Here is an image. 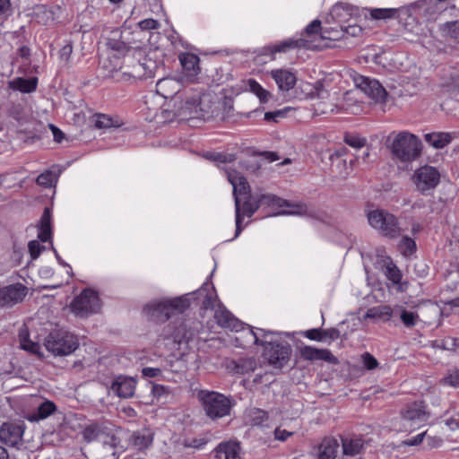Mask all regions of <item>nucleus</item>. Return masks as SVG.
<instances>
[{
  "label": "nucleus",
  "instance_id": "nucleus-1",
  "mask_svg": "<svg viewBox=\"0 0 459 459\" xmlns=\"http://www.w3.org/2000/svg\"><path fill=\"white\" fill-rule=\"evenodd\" d=\"M321 22L314 20L305 29V33L298 39H287L274 45H271L263 48V54L270 55L272 59L275 58L276 53H285L290 49L296 48H304L307 49H317L321 48L320 39H325V31L320 32Z\"/></svg>",
  "mask_w": 459,
  "mask_h": 459
},
{
  "label": "nucleus",
  "instance_id": "nucleus-2",
  "mask_svg": "<svg viewBox=\"0 0 459 459\" xmlns=\"http://www.w3.org/2000/svg\"><path fill=\"white\" fill-rule=\"evenodd\" d=\"M388 147L392 154L403 162H411L418 159L421 153V142L414 134L402 131L391 134L388 138Z\"/></svg>",
  "mask_w": 459,
  "mask_h": 459
},
{
  "label": "nucleus",
  "instance_id": "nucleus-3",
  "mask_svg": "<svg viewBox=\"0 0 459 459\" xmlns=\"http://www.w3.org/2000/svg\"><path fill=\"white\" fill-rule=\"evenodd\" d=\"M190 305L188 295L175 299L153 300L144 307L146 314L152 319L166 321L175 314L183 313Z\"/></svg>",
  "mask_w": 459,
  "mask_h": 459
},
{
  "label": "nucleus",
  "instance_id": "nucleus-4",
  "mask_svg": "<svg viewBox=\"0 0 459 459\" xmlns=\"http://www.w3.org/2000/svg\"><path fill=\"white\" fill-rule=\"evenodd\" d=\"M205 414L212 420L220 419L230 415L234 402L230 396L221 393L208 390H201L197 394Z\"/></svg>",
  "mask_w": 459,
  "mask_h": 459
},
{
  "label": "nucleus",
  "instance_id": "nucleus-5",
  "mask_svg": "<svg viewBox=\"0 0 459 459\" xmlns=\"http://www.w3.org/2000/svg\"><path fill=\"white\" fill-rule=\"evenodd\" d=\"M368 224L380 235L396 238L402 234L397 218L387 211L376 209L367 213Z\"/></svg>",
  "mask_w": 459,
  "mask_h": 459
},
{
  "label": "nucleus",
  "instance_id": "nucleus-6",
  "mask_svg": "<svg viewBox=\"0 0 459 459\" xmlns=\"http://www.w3.org/2000/svg\"><path fill=\"white\" fill-rule=\"evenodd\" d=\"M75 335L64 329L51 332L45 340V347L55 356H66L74 352L78 347Z\"/></svg>",
  "mask_w": 459,
  "mask_h": 459
},
{
  "label": "nucleus",
  "instance_id": "nucleus-7",
  "mask_svg": "<svg viewBox=\"0 0 459 459\" xmlns=\"http://www.w3.org/2000/svg\"><path fill=\"white\" fill-rule=\"evenodd\" d=\"M429 413L422 403H413L407 405L401 412L399 430L412 431L425 424L429 420Z\"/></svg>",
  "mask_w": 459,
  "mask_h": 459
},
{
  "label": "nucleus",
  "instance_id": "nucleus-8",
  "mask_svg": "<svg viewBox=\"0 0 459 459\" xmlns=\"http://www.w3.org/2000/svg\"><path fill=\"white\" fill-rule=\"evenodd\" d=\"M228 180L233 187V195L235 199V209H236V232L235 238H237L242 229L240 222L242 216L240 213V200L249 196V185L247 179L241 176L238 172L231 169H226Z\"/></svg>",
  "mask_w": 459,
  "mask_h": 459
},
{
  "label": "nucleus",
  "instance_id": "nucleus-9",
  "mask_svg": "<svg viewBox=\"0 0 459 459\" xmlns=\"http://www.w3.org/2000/svg\"><path fill=\"white\" fill-rule=\"evenodd\" d=\"M261 207H267L272 210L287 207V211L273 212V216L277 215H304L307 212V207L304 204H290L285 199H282L273 194H261L258 195Z\"/></svg>",
  "mask_w": 459,
  "mask_h": 459
},
{
  "label": "nucleus",
  "instance_id": "nucleus-10",
  "mask_svg": "<svg viewBox=\"0 0 459 459\" xmlns=\"http://www.w3.org/2000/svg\"><path fill=\"white\" fill-rule=\"evenodd\" d=\"M101 308L98 293L92 290H84L71 304L72 312L79 317H87L97 314Z\"/></svg>",
  "mask_w": 459,
  "mask_h": 459
},
{
  "label": "nucleus",
  "instance_id": "nucleus-11",
  "mask_svg": "<svg viewBox=\"0 0 459 459\" xmlns=\"http://www.w3.org/2000/svg\"><path fill=\"white\" fill-rule=\"evenodd\" d=\"M411 179L417 190L425 194L439 184L440 174L436 168L425 165L414 171Z\"/></svg>",
  "mask_w": 459,
  "mask_h": 459
},
{
  "label": "nucleus",
  "instance_id": "nucleus-12",
  "mask_svg": "<svg viewBox=\"0 0 459 459\" xmlns=\"http://www.w3.org/2000/svg\"><path fill=\"white\" fill-rule=\"evenodd\" d=\"M182 119L201 118L206 119L210 113L204 107V100L199 95L187 98L178 111Z\"/></svg>",
  "mask_w": 459,
  "mask_h": 459
},
{
  "label": "nucleus",
  "instance_id": "nucleus-13",
  "mask_svg": "<svg viewBox=\"0 0 459 459\" xmlns=\"http://www.w3.org/2000/svg\"><path fill=\"white\" fill-rule=\"evenodd\" d=\"M356 87L364 92L376 103H382L385 100L386 91L378 81L366 76H358L355 78Z\"/></svg>",
  "mask_w": 459,
  "mask_h": 459
},
{
  "label": "nucleus",
  "instance_id": "nucleus-14",
  "mask_svg": "<svg viewBox=\"0 0 459 459\" xmlns=\"http://www.w3.org/2000/svg\"><path fill=\"white\" fill-rule=\"evenodd\" d=\"M27 290L22 284H13L0 289V306H13L21 302L26 296Z\"/></svg>",
  "mask_w": 459,
  "mask_h": 459
},
{
  "label": "nucleus",
  "instance_id": "nucleus-15",
  "mask_svg": "<svg viewBox=\"0 0 459 459\" xmlns=\"http://www.w3.org/2000/svg\"><path fill=\"white\" fill-rule=\"evenodd\" d=\"M268 74L273 79L279 90L282 91H289L297 82V74L291 69H273Z\"/></svg>",
  "mask_w": 459,
  "mask_h": 459
},
{
  "label": "nucleus",
  "instance_id": "nucleus-16",
  "mask_svg": "<svg viewBox=\"0 0 459 459\" xmlns=\"http://www.w3.org/2000/svg\"><path fill=\"white\" fill-rule=\"evenodd\" d=\"M22 435L23 428L21 425L4 423L0 428V440L7 446H18Z\"/></svg>",
  "mask_w": 459,
  "mask_h": 459
},
{
  "label": "nucleus",
  "instance_id": "nucleus-17",
  "mask_svg": "<svg viewBox=\"0 0 459 459\" xmlns=\"http://www.w3.org/2000/svg\"><path fill=\"white\" fill-rule=\"evenodd\" d=\"M136 383L132 377H117L111 385L112 392L121 398L132 397L134 394Z\"/></svg>",
  "mask_w": 459,
  "mask_h": 459
},
{
  "label": "nucleus",
  "instance_id": "nucleus-18",
  "mask_svg": "<svg viewBox=\"0 0 459 459\" xmlns=\"http://www.w3.org/2000/svg\"><path fill=\"white\" fill-rule=\"evenodd\" d=\"M240 450L238 442H223L214 449L212 459H241Z\"/></svg>",
  "mask_w": 459,
  "mask_h": 459
},
{
  "label": "nucleus",
  "instance_id": "nucleus-19",
  "mask_svg": "<svg viewBox=\"0 0 459 459\" xmlns=\"http://www.w3.org/2000/svg\"><path fill=\"white\" fill-rule=\"evenodd\" d=\"M159 68L156 61L144 59L143 62L134 64L132 70L128 73L130 76L136 79L154 77Z\"/></svg>",
  "mask_w": 459,
  "mask_h": 459
},
{
  "label": "nucleus",
  "instance_id": "nucleus-20",
  "mask_svg": "<svg viewBox=\"0 0 459 459\" xmlns=\"http://www.w3.org/2000/svg\"><path fill=\"white\" fill-rule=\"evenodd\" d=\"M124 436H126V432L123 429L107 426L100 443H101L104 447L108 446L110 448H119L123 450L125 446L121 444V439Z\"/></svg>",
  "mask_w": 459,
  "mask_h": 459
},
{
  "label": "nucleus",
  "instance_id": "nucleus-21",
  "mask_svg": "<svg viewBox=\"0 0 459 459\" xmlns=\"http://www.w3.org/2000/svg\"><path fill=\"white\" fill-rule=\"evenodd\" d=\"M179 61L183 67L184 74L188 81H194L199 74V57L191 53H182L179 55Z\"/></svg>",
  "mask_w": 459,
  "mask_h": 459
},
{
  "label": "nucleus",
  "instance_id": "nucleus-22",
  "mask_svg": "<svg viewBox=\"0 0 459 459\" xmlns=\"http://www.w3.org/2000/svg\"><path fill=\"white\" fill-rule=\"evenodd\" d=\"M299 351L300 357L306 360H324L331 362L334 359V357L331 351L326 349H317L312 346L305 345L300 347Z\"/></svg>",
  "mask_w": 459,
  "mask_h": 459
},
{
  "label": "nucleus",
  "instance_id": "nucleus-23",
  "mask_svg": "<svg viewBox=\"0 0 459 459\" xmlns=\"http://www.w3.org/2000/svg\"><path fill=\"white\" fill-rule=\"evenodd\" d=\"M61 13L59 6L48 7L44 4L37 5L34 8V16L39 22L48 24L55 22Z\"/></svg>",
  "mask_w": 459,
  "mask_h": 459
},
{
  "label": "nucleus",
  "instance_id": "nucleus-24",
  "mask_svg": "<svg viewBox=\"0 0 459 459\" xmlns=\"http://www.w3.org/2000/svg\"><path fill=\"white\" fill-rule=\"evenodd\" d=\"M9 87L22 93H30L36 91L38 86L37 77H16L8 82Z\"/></svg>",
  "mask_w": 459,
  "mask_h": 459
},
{
  "label": "nucleus",
  "instance_id": "nucleus-25",
  "mask_svg": "<svg viewBox=\"0 0 459 459\" xmlns=\"http://www.w3.org/2000/svg\"><path fill=\"white\" fill-rule=\"evenodd\" d=\"M215 320L222 327L238 330L240 322L226 308L219 307L215 311Z\"/></svg>",
  "mask_w": 459,
  "mask_h": 459
},
{
  "label": "nucleus",
  "instance_id": "nucleus-26",
  "mask_svg": "<svg viewBox=\"0 0 459 459\" xmlns=\"http://www.w3.org/2000/svg\"><path fill=\"white\" fill-rule=\"evenodd\" d=\"M339 448V444L334 438H325L318 447V459H334Z\"/></svg>",
  "mask_w": 459,
  "mask_h": 459
},
{
  "label": "nucleus",
  "instance_id": "nucleus-27",
  "mask_svg": "<svg viewBox=\"0 0 459 459\" xmlns=\"http://www.w3.org/2000/svg\"><path fill=\"white\" fill-rule=\"evenodd\" d=\"M290 349L286 346H276L272 349V353L268 355L269 362L276 368H282L289 360Z\"/></svg>",
  "mask_w": 459,
  "mask_h": 459
},
{
  "label": "nucleus",
  "instance_id": "nucleus-28",
  "mask_svg": "<svg viewBox=\"0 0 459 459\" xmlns=\"http://www.w3.org/2000/svg\"><path fill=\"white\" fill-rule=\"evenodd\" d=\"M130 443L136 449L147 448L152 442V434L148 429H142L132 433L129 437Z\"/></svg>",
  "mask_w": 459,
  "mask_h": 459
},
{
  "label": "nucleus",
  "instance_id": "nucleus-29",
  "mask_svg": "<svg viewBox=\"0 0 459 459\" xmlns=\"http://www.w3.org/2000/svg\"><path fill=\"white\" fill-rule=\"evenodd\" d=\"M51 211L46 207L40 219L38 238L40 241L47 242L51 240Z\"/></svg>",
  "mask_w": 459,
  "mask_h": 459
},
{
  "label": "nucleus",
  "instance_id": "nucleus-30",
  "mask_svg": "<svg viewBox=\"0 0 459 459\" xmlns=\"http://www.w3.org/2000/svg\"><path fill=\"white\" fill-rule=\"evenodd\" d=\"M196 329L190 325L189 321H184L181 325L177 327L173 333L172 338L175 342L181 343L183 342H187L195 334Z\"/></svg>",
  "mask_w": 459,
  "mask_h": 459
},
{
  "label": "nucleus",
  "instance_id": "nucleus-31",
  "mask_svg": "<svg viewBox=\"0 0 459 459\" xmlns=\"http://www.w3.org/2000/svg\"><path fill=\"white\" fill-rule=\"evenodd\" d=\"M303 91L306 92L307 98L311 100H326L329 97V92L321 81H317L314 84H304Z\"/></svg>",
  "mask_w": 459,
  "mask_h": 459
},
{
  "label": "nucleus",
  "instance_id": "nucleus-32",
  "mask_svg": "<svg viewBox=\"0 0 459 459\" xmlns=\"http://www.w3.org/2000/svg\"><path fill=\"white\" fill-rule=\"evenodd\" d=\"M394 316H398L403 325L407 328L414 327L420 320L416 312L408 310L402 306L394 307Z\"/></svg>",
  "mask_w": 459,
  "mask_h": 459
},
{
  "label": "nucleus",
  "instance_id": "nucleus-33",
  "mask_svg": "<svg viewBox=\"0 0 459 459\" xmlns=\"http://www.w3.org/2000/svg\"><path fill=\"white\" fill-rule=\"evenodd\" d=\"M107 46L117 55H125L129 50L127 45L121 40V31L119 30L111 32V37L108 39Z\"/></svg>",
  "mask_w": 459,
  "mask_h": 459
},
{
  "label": "nucleus",
  "instance_id": "nucleus-34",
  "mask_svg": "<svg viewBox=\"0 0 459 459\" xmlns=\"http://www.w3.org/2000/svg\"><path fill=\"white\" fill-rule=\"evenodd\" d=\"M425 140L434 148L442 149L451 142L452 136L448 133H431L425 135Z\"/></svg>",
  "mask_w": 459,
  "mask_h": 459
},
{
  "label": "nucleus",
  "instance_id": "nucleus-35",
  "mask_svg": "<svg viewBox=\"0 0 459 459\" xmlns=\"http://www.w3.org/2000/svg\"><path fill=\"white\" fill-rule=\"evenodd\" d=\"M198 296H204L203 307L206 309L213 308L217 300L214 288L210 286L208 282H204L203 286L196 291Z\"/></svg>",
  "mask_w": 459,
  "mask_h": 459
},
{
  "label": "nucleus",
  "instance_id": "nucleus-36",
  "mask_svg": "<svg viewBox=\"0 0 459 459\" xmlns=\"http://www.w3.org/2000/svg\"><path fill=\"white\" fill-rule=\"evenodd\" d=\"M394 314V307H391L390 306H380L368 309L365 317L389 321Z\"/></svg>",
  "mask_w": 459,
  "mask_h": 459
},
{
  "label": "nucleus",
  "instance_id": "nucleus-37",
  "mask_svg": "<svg viewBox=\"0 0 459 459\" xmlns=\"http://www.w3.org/2000/svg\"><path fill=\"white\" fill-rule=\"evenodd\" d=\"M363 441L358 437H347L342 439L343 454L346 455H356L361 452Z\"/></svg>",
  "mask_w": 459,
  "mask_h": 459
},
{
  "label": "nucleus",
  "instance_id": "nucleus-38",
  "mask_svg": "<svg viewBox=\"0 0 459 459\" xmlns=\"http://www.w3.org/2000/svg\"><path fill=\"white\" fill-rule=\"evenodd\" d=\"M384 273L394 284H398L402 280L401 271L390 258L385 260Z\"/></svg>",
  "mask_w": 459,
  "mask_h": 459
},
{
  "label": "nucleus",
  "instance_id": "nucleus-39",
  "mask_svg": "<svg viewBox=\"0 0 459 459\" xmlns=\"http://www.w3.org/2000/svg\"><path fill=\"white\" fill-rule=\"evenodd\" d=\"M247 86L251 92L255 94L259 99L260 102L266 103L272 97V94L267 90L264 89L260 83H258L254 79H249L247 81Z\"/></svg>",
  "mask_w": 459,
  "mask_h": 459
},
{
  "label": "nucleus",
  "instance_id": "nucleus-40",
  "mask_svg": "<svg viewBox=\"0 0 459 459\" xmlns=\"http://www.w3.org/2000/svg\"><path fill=\"white\" fill-rule=\"evenodd\" d=\"M107 426L90 425L83 429L82 436L87 442L100 441L101 436Z\"/></svg>",
  "mask_w": 459,
  "mask_h": 459
},
{
  "label": "nucleus",
  "instance_id": "nucleus-41",
  "mask_svg": "<svg viewBox=\"0 0 459 459\" xmlns=\"http://www.w3.org/2000/svg\"><path fill=\"white\" fill-rule=\"evenodd\" d=\"M178 82L170 78L160 79L157 82L156 88L157 91L164 98H168L175 91V86Z\"/></svg>",
  "mask_w": 459,
  "mask_h": 459
},
{
  "label": "nucleus",
  "instance_id": "nucleus-42",
  "mask_svg": "<svg viewBox=\"0 0 459 459\" xmlns=\"http://www.w3.org/2000/svg\"><path fill=\"white\" fill-rule=\"evenodd\" d=\"M55 410L56 405L54 404V403L50 401H46L39 406L37 412L30 417V420H39L46 419L50 414H52L55 411Z\"/></svg>",
  "mask_w": 459,
  "mask_h": 459
},
{
  "label": "nucleus",
  "instance_id": "nucleus-43",
  "mask_svg": "<svg viewBox=\"0 0 459 459\" xmlns=\"http://www.w3.org/2000/svg\"><path fill=\"white\" fill-rule=\"evenodd\" d=\"M21 347L31 353H38L40 346L38 342H34L29 339V333L26 329H22L19 333Z\"/></svg>",
  "mask_w": 459,
  "mask_h": 459
},
{
  "label": "nucleus",
  "instance_id": "nucleus-44",
  "mask_svg": "<svg viewBox=\"0 0 459 459\" xmlns=\"http://www.w3.org/2000/svg\"><path fill=\"white\" fill-rule=\"evenodd\" d=\"M151 394L152 395V403H160L169 396L170 390L168 386L162 385H152Z\"/></svg>",
  "mask_w": 459,
  "mask_h": 459
},
{
  "label": "nucleus",
  "instance_id": "nucleus-45",
  "mask_svg": "<svg viewBox=\"0 0 459 459\" xmlns=\"http://www.w3.org/2000/svg\"><path fill=\"white\" fill-rule=\"evenodd\" d=\"M250 335L253 336L254 342L255 344L258 345H265V344H272L273 339H267L269 335L273 334V332H268L261 328H257L256 332H254L253 330L249 331Z\"/></svg>",
  "mask_w": 459,
  "mask_h": 459
},
{
  "label": "nucleus",
  "instance_id": "nucleus-46",
  "mask_svg": "<svg viewBox=\"0 0 459 459\" xmlns=\"http://www.w3.org/2000/svg\"><path fill=\"white\" fill-rule=\"evenodd\" d=\"M250 422L253 425H262L268 420L267 412L264 410L253 408L248 412Z\"/></svg>",
  "mask_w": 459,
  "mask_h": 459
},
{
  "label": "nucleus",
  "instance_id": "nucleus-47",
  "mask_svg": "<svg viewBox=\"0 0 459 459\" xmlns=\"http://www.w3.org/2000/svg\"><path fill=\"white\" fill-rule=\"evenodd\" d=\"M398 247L403 255H411L416 248L415 241L409 237H403L399 242Z\"/></svg>",
  "mask_w": 459,
  "mask_h": 459
},
{
  "label": "nucleus",
  "instance_id": "nucleus-48",
  "mask_svg": "<svg viewBox=\"0 0 459 459\" xmlns=\"http://www.w3.org/2000/svg\"><path fill=\"white\" fill-rule=\"evenodd\" d=\"M260 207H261L260 201L258 198V195H256L253 198H249L248 200L244 202L243 207H242L243 213L245 215L250 217Z\"/></svg>",
  "mask_w": 459,
  "mask_h": 459
},
{
  "label": "nucleus",
  "instance_id": "nucleus-49",
  "mask_svg": "<svg viewBox=\"0 0 459 459\" xmlns=\"http://www.w3.org/2000/svg\"><path fill=\"white\" fill-rule=\"evenodd\" d=\"M56 181V176L50 170L41 173L36 179L38 185L50 187Z\"/></svg>",
  "mask_w": 459,
  "mask_h": 459
},
{
  "label": "nucleus",
  "instance_id": "nucleus-50",
  "mask_svg": "<svg viewBox=\"0 0 459 459\" xmlns=\"http://www.w3.org/2000/svg\"><path fill=\"white\" fill-rule=\"evenodd\" d=\"M396 12L394 8H376L370 10V15L375 20H385L391 18Z\"/></svg>",
  "mask_w": 459,
  "mask_h": 459
},
{
  "label": "nucleus",
  "instance_id": "nucleus-51",
  "mask_svg": "<svg viewBox=\"0 0 459 459\" xmlns=\"http://www.w3.org/2000/svg\"><path fill=\"white\" fill-rule=\"evenodd\" d=\"M164 371H167V368L161 369L160 368L146 367L142 369V374L145 377L168 379L169 377L163 375Z\"/></svg>",
  "mask_w": 459,
  "mask_h": 459
},
{
  "label": "nucleus",
  "instance_id": "nucleus-52",
  "mask_svg": "<svg viewBox=\"0 0 459 459\" xmlns=\"http://www.w3.org/2000/svg\"><path fill=\"white\" fill-rule=\"evenodd\" d=\"M441 30L446 35L452 38H457L459 34V22H447L441 25Z\"/></svg>",
  "mask_w": 459,
  "mask_h": 459
},
{
  "label": "nucleus",
  "instance_id": "nucleus-53",
  "mask_svg": "<svg viewBox=\"0 0 459 459\" xmlns=\"http://www.w3.org/2000/svg\"><path fill=\"white\" fill-rule=\"evenodd\" d=\"M94 126L96 128H109L113 126L112 119L107 115L99 114L95 117Z\"/></svg>",
  "mask_w": 459,
  "mask_h": 459
},
{
  "label": "nucleus",
  "instance_id": "nucleus-54",
  "mask_svg": "<svg viewBox=\"0 0 459 459\" xmlns=\"http://www.w3.org/2000/svg\"><path fill=\"white\" fill-rule=\"evenodd\" d=\"M445 424L451 429H459V411H453L444 420Z\"/></svg>",
  "mask_w": 459,
  "mask_h": 459
},
{
  "label": "nucleus",
  "instance_id": "nucleus-55",
  "mask_svg": "<svg viewBox=\"0 0 459 459\" xmlns=\"http://www.w3.org/2000/svg\"><path fill=\"white\" fill-rule=\"evenodd\" d=\"M29 252L32 259H37L45 248L38 240H31L28 244Z\"/></svg>",
  "mask_w": 459,
  "mask_h": 459
},
{
  "label": "nucleus",
  "instance_id": "nucleus-56",
  "mask_svg": "<svg viewBox=\"0 0 459 459\" xmlns=\"http://www.w3.org/2000/svg\"><path fill=\"white\" fill-rule=\"evenodd\" d=\"M327 332L320 331L319 329L314 328L307 330L304 333V336L312 341L322 342L325 340V334Z\"/></svg>",
  "mask_w": 459,
  "mask_h": 459
},
{
  "label": "nucleus",
  "instance_id": "nucleus-57",
  "mask_svg": "<svg viewBox=\"0 0 459 459\" xmlns=\"http://www.w3.org/2000/svg\"><path fill=\"white\" fill-rule=\"evenodd\" d=\"M344 141L348 145L354 147L356 149L362 148L366 144L365 138H360L356 135H348L345 137Z\"/></svg>",
  "mask_w": 459,
  "mask_h": 459
},
{
  "label": "nucleus",
  "instance_id": "nucleus-58",
  "mask_svg": "<svg viewBox=\"0 0 459 459\" xmlns=\"http://www.w3.org/2000/svg\"><path fill=\"white\" fill-rule=\"evenodd\" d=\"M289 108L280 109L273 112H266L264 114V119L266 121H274L277 122L279 118H282L285 117Z\"/></svg>",
  "mask_w": 459,
  "mask_h": 459
},
{
  "label": "nucleus",
  "instance_id": "nucleus-59",
  "mask_svg": "<svg viewBox=\"0 0 459 459\" xmlns=\"http://www.w3.org/2000/svg\"><path fill=\"white\" fill-rule=\"evenodd\" d=\"M72 53H73V46L70 43H67L65 46H63L61 48V49L59 50V58L61 59L62 62H64L65 64H67Z\"/></svg>",
  "mask_w": 459,
  "mask_h": 459
},
{
  "label": "nucleus",
  "instance_id": "nucleus-60",
  "mask_svg": "<svg viewBox=\"0 0 459 459\" xmlns=\"http://www.w3.org/2000/svg\"><path fill=\"white\" fill-rule=\"evenodd\" d=\"M140 29L143 30H156L159 28L160 23L154 19H145L138 23Z\"/></svg>",
  "mask_w": 459,
  "mask_h": 459
},
{
  "label": "nucleus",
  "instance_id": "nucleus-61",
  "mask_svg": "<svg viewBox=\"0 0 459 459\" xmlns=\"http://www.w3.org/2000/svg\"><path fill=\"white\" fill-rule=\"evenodd\" d=\"M443 348L448 351H456L459 348V339L446 337L442 341Z\"/></svg>",
  "mask_w": 459,
  "mask_h": 459
},
{
  "label": "nucleus",
  "instance_id": "nucleus-62",
  "mask_svg": "<svg viewBox=\"0 0 459 459\" xmlns=\"http://www.w3.org/2000/svg\"><path fill=\"white\" fill-rule=\"evenodd\" d=\"M445 383L454 386H459V369L453 370L447 377L444 379Z\"/></svg>",
  "mask_w": 459,
  "mask_h": 459
},
{
  "label": "nucleus",
  "instance_id": "nucleus-63",
  "mask_svg": "<svg viewBox=\"0 0 459 459\" xmlns=\"http://www.w3.org/2000/svg\"><path fill=\"white\" fill-rule=\"evenodd\" d=\"M362 359H363L364 367L367 369L371 370V369L377 368V366H378L377 360L369 353H365L362 356Z\"/></svg>",
  "mask_w": 459,
  "mask_h": 459
},
{
  "label": "nucleus",
  "instance_id": "nucleus-64",
  "mask_svg": "<svg viewBox=\"0 0 459 459\" xmlns=\"http://www.w3.org/2000/svg\"><path fill=\"white\" fill-rule=\"evenodd\" d=\"M426 435H427L426 431L421 432L415 437L406 439L404 441V444L406 446H418L423 441V438L425 437Z\"/></svg>",
  "mask_w": 459,
  "mask_h": 459
}]
</instances>
